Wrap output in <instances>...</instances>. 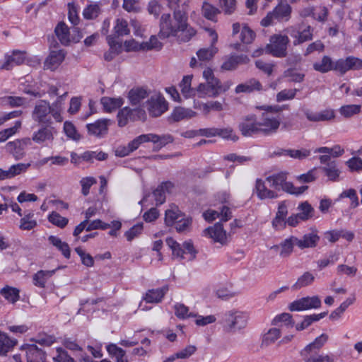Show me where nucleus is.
<instances>
[{"label":"nucleus","mask_w":362,"mask_h":362,"mask_svg":"<svg viewBox=\"0 0 362 362\" xmlns=\"http://www.w3.org/2000/svg\"><path fill=\"white\" fill-rule=\"evenodd\" d=\"M187 20V13L182 11L173 12V17L169 13L163 14L158 36L160 39L177 37L180 41H189L196 35V30L188 24Z\"/></svg>","instance_id":"obj_1"},{"label":"nucleus","mask_w":362,"mask_h":362,"mask_svg":"<svg viewBox=\"0 0 362 362\" xmlns=\"http://www.w3.org/2000/svg\"><path fill=\"white\" fill-rule=\"evenodd\" d=\"M257 108L265 110V112L262 115L261 120L259 121L260 134L268 136L276 133L281 122V117L278 113L283 110V107L278 105H266L257 107Z\"/></svg>","instance_id":"obj_2"},{"label":"nucleus","mask_w":362,"mask_h":362,"mask_svg":"<svg viewBox=\"0 0 362 362\" xmlns=\"http://www.w3.org/2000/svg\"><path fill=\"white\" fill-rule=\"evenodd\" d=\"M287 173L281 172L268 176L266 180L269 186L276 190H283L287 193L294 195H300L304 193L308 188L307 185L296 187L292 182H287Z\"/></svg>","instance_id":"obj_3"},{"label":"nucleus","mask_w":362,"mask_h":362,"mask_svg":"<svg viewBox=\"0 0 362 362\" xmlns=\"http://www.w3.org/2000/svg\"><path fill=\"white\" fill-rule=\"evenodd\" d=\"M289 42V38L286 35H273L270 37L269 43L267 45L265 51L275 57H285L287 55Z\"/></svg>","instance_id":"obj_4"},{"label":"nucleus","mask_w":362,"mask_h":362,"mask_svg":"<svg viewBox=\"0 0 362 362\" xmlns=\"http://www.w3.org/2000/svg\"><path fill=\"white\" fill-rule=\"evenodd\" d=\"M223 321L225 327L228 331L240 329L246 326L247 315L240 311L232 310L225 314Z\"/></svg>","instance_id":"obj_5"},{"label":"nucleus","mask_w":362,"mask_h":362,"mask_svg":"<svg viewBox=\"0 0 362 362\" xmlns=\"http://www.w3.org/2000/svg\"><path fill=\"white\" fill-rule=\"evenodd\" d=\"M33 119L40 124H51L52 110L46 100H40L35 106L32 113Z\"/></svg>","instance_id":"obj_6"},{"label":"nucleus","mask_w":362,"mask_h":362,"mask_svg":"<svg viewBox=\"0 0 362 362\" xmlns=\"http://www.w3.org/2000/svg\"><path fill=\"white\" fill-rule=\"evenodd\" d=\"M146 107L151 117H158L168 110V103L160 93H156L146 101Z\"/></svg>","instance_id":"obj_7"},{"label":"nucleus","mask_w":362,"mask_h":362,"mask_svg":"<svg viewBox=\"0 0 362 362\" xmlns=\"http://www.w3.org/2000/svg\"><path fill=\"white\" fill-rule=\"evenodd\" d=\"M239 130L244 136H252L260 134L259 122L255 115L245 117L238 125Z\"/></svg>","instance_id":"obj_8"},{"label":"nucleus","mask_w":362,"mask_h":362,"mask_svg":"<svg viewBox=\"0 0 362 362\" xmlns=\"http://www.w3.org/2000/svg\"><path fill=\"white\" fill-rule=\"evenodd\" d=\"M321 300L317 296L304 297L295 300L289 305L291 311H301L312 308H318L321 306Z\"/></svg>","instance_id":"obj_9"},{"label":"nucleus","mask_w":362,"mask_h":362,"mask_svg":"<svg viewBox=\"0 0 362 362\" xmlns=\"http://www.w3.org/2000/svg\"><path fill=\"white\" fill-rule=\"evenodd\" d=\"M207 31L211 37V46L208 48L200 49L197 52L199 60L202 62L211 60L218 52V48L215 47V44L218 40L217 33L215 32V30L211 29H208Z\"/></svg>","instance_id":"obj_10"},{"label":"nucleus","mask_w":362,"mask_h":362,"mask_svg":"<svg viewBox=\"0 0 362 362\" xmlns=\"http://www.w3.org/2000/svg\"><path fill=\"white\" fill-rule=\"evenodd\" d=\"M56 130L50 124H46L35 132L32 136V141L37 144L50 143L54 140Z\"/></svg>","instance_id":"obj_11"},{"label":"nucleus","mask_w":362,"mask_h":362,"mask_svg":"<svg viewBox=\"0 0 362 362\" xmlns=\"http://www.w3.org/2000/svg\"><path fill=\"white\" fill-rule=\"evenodd\" d=\"M66 56L63 49H55L50 51L49 55L44 62V69L54 71L62 63Z\"/></svg>","instance_id":"obj_12"},{"label":"nucleus","mask_w":362,"mask_h":362,"mask_svg":"<svg viewBox=\"0 0 362 362\" xmlns=\"http://www.w3.org/2000/svg\"><path fill=\"white\" fill-rule=\"evenodd\" d=\"M21 350L25 351L27 362L45 361V353L35 344H25L22 346Z\"/></svg>","instance_id":"obj_13"},{"label":"nucleus","mask_w":362,"mask_h":362,"mask_svg":"<svg viewBox=\"0 0 362 362\" xmlns=\"http://www.w3.org/2000/svg\"><path fill=\"white\" fill-rule=\"evenodd\" d=\"M26 57V52L20 50H13L11 55L5 56V62L0 66L1 69L9 70L14 65L23 64Z\"/></svg>","instance_id":"obj_14"},{"label":"nucleus","mask_w":362,"mask_h":362,"mask_svg":"<svg viewBox=\"0 0 362 362\" xmlns=\"http://www.w3.org/2000/svg\"><path fill=\"white\" fill-rule=\"evenodd\" d=\"M250 62V59L247 55H230L226 57L223 62L221 68L226 71H232L237 69L240 64H247Z\"/></svg>","instance_id":"obj_15"},{"label":"nucleus","mask_w":362,"mask_h":362,"mask_svg":"<svg viewBox=\"0 0 362 362\" xmlns=\"http://www.w3.org/2000/svg\"><path fill=\"white\" fill-rule=\"evenodd\" d=\"M304 113L309 121L314 122L330 121L335 117L334 111L332 109H326L320 112L306 110Z\"/></svg>","instance_id":"obj_16"},{"label":"nucleus","mask_w":362,"mask_h":362,"mask_svg":"<svg viewBox=\"0 0 362 362\" xmlns=\"http://www.w3.org/2000/svg\"><path fill=\"white\" fill-rule=\"evenodd\" d=\"M110 120L108 119H98L94 123L87 124V129L90 134L101 137L107 134Z\"/></svg>","instance_id":"obj_17"},{"label":"nucleus","mask_w":362,"mask_h":362,"mask_svg":"<svg viewBox=\"0 0 362 362\" xmlns=\"http://www.w3.org/2000/svg\"><path fill=\"white\" fill-rule=\"evenodd\" d=\"M328 339L329 337L327 334H322L302 350L301 355L308 356V355L316 353L326 344Z\"/></svg>","instance_id":"obj_18"},{"label":"nucleus","mask_w":362,"mask_h":362,"mask_svg":"<svg viewBox=\"0 0 362 362\" xmlns=\"http://www.w3.org/2000/svg\"><path fill=\"white\" fill-rule=\"evenodd\" d=\"M320 237L317 235V233L313 231L305 234L300 239L296 238V245L301 250L305 248H313L317 246Z\"/></svg>","instance_id":"obj_19"},{"label":"nucleus","mask_w":362,"mask_h":362,"mask_svg":"<svg viewBox=\"0 0 362 362\" xmlns=\"http://www.w3.org/2000/svg\"><path fill=\"white\" fill-rule=\"evenodd\" d=\"M205 233L214 240V241L223 245L226 243V233L223 229V225L220 223H216L213 227H209L205 230Z\"/></svg>","instance_id":"obj_20"},{"label":"nucleus","mask_w":362,"mask_h":362,"mask_svg":"<svg viewBox=\"0 0 362 362\" xmlns=\"http://www.w3.org/2000/svg\"><path fill=\"white\" fill-rule=\"evenodd\" d=\"M220 81L216 78H214L206 81V84L201 83L198 86V90L215 97L220 94Z\"/></svg>","instance_id":"obj_21"},{"label":"nucleus","mask_w":362,"mask_h":362,"mask_svg":"<svg viewBox=\"0 0 362 362\" xmlns=\"http://www.w3.org/2000/svg\"><path fill=\"white\" fill-rule=\"evenodd\" d=\"M173 187V184L170 182H165L158 186L153 192L157 205H160L165 202V194L170 192Z\"/></svg>","instance_id":"obj_22"},{"label":"nucleus","mask_w":362,"mask_h":362,"mask_svg":"<svg viewBox=\"0 0 362 362\" xmlns=\"http://www.w3.org/2000/svg\"><path fill=\"white\" fill-rule=\"evenodd\" d=\"M262 89L261 83L255 78H251L243 83L238 85L235 88L237 94L241 93H250L255 90H260Z\"/></svg>","instance_id":"obj_23"},{"label":"nucleus","mask_w":362,"mask_h":362,"mask_svg":"<svg viewBox=\"0 0 362 362\" xmlns=\"http://www.w3.org/2000/svg\"><path fill=\"white\" fill-rule=\"evenodd\" d=\"M255 189L257 195L260 199H276L278 197L277 193L268 189L265 186L264 182L260 179L257 180Z\"/></svg>","instance_id":"obj_24"},{"label":"nucleus","mask_w":362,"mask_h":362,"mask_svg":"<svg viewBox=\"0 0 362 362\" xmlns=\"http://www.w3.org/2000/svg\"><path fill=\"white\" fill-rule=\"evenodd\" d=\"M149 95L148 91L144 88H134L129 90L128 98L132 105H139Z\"/></svg>","instance_id":"obj_25"},{"label":"nucleus","mask_w":362,"mask_h":362,"mask_svg":"<svg viewBox=\"0 0 362 362\" xmlns=\"http://www.w3.org/2000/svg\"><path fill=\"white\" fill-rule=\"evenodd\" d=\"M168 291V286H165L160 288L149 290L145 296V300L150 303H158L160 302L165 294Z\"/></svg>","instance_id":"obj_26"},{"label":"nucleus","mask_w":362,"mask_h":362,"mask_svg":"<svg viewBox=\"0 0 362 362\" xmlns=\"http://www.w3.org/2000/svg\"><path fill=\"white\" fill-rule=\"evenodd\" d=\"M124 103L122 98L103 97L101 98V104L106 112H110L120 107Z\"/></svg>","instance_id":"obj_27"},{"label":"nucleus","mask_w":362,"mask_h":362,"mask_svg":"<svg viewBox=\"0 0 362 362\" xmlns=\"http://www.w3.org/2000/svg\"><path fill=\"white\" fill-rule=\"evenodd\" d=\"M197 115V113L190 110L182 107H175L171 114V119L174 122H179L185 119H189Z\"/></svg>","instance_id":"obj_28"},{"label":"nucleus","mask_w":362,"mask_h":362,"mask_svg":"<svg viewBox=\"0 0 362 362\" xmlns=\"http://www.w3.org/2000/svg\"><path fill=\"white\" fill-rule=\"evenodd\" d=\"M192 80V76L187 75L183 77L179 84L181 93L185 98H191L195 95V90L191 87Z\"/></svg>","instance_id":"obj_29"},{"label":"nucleus","mask_w":362,"mask_h":362,"mask_svg":"<svg viewBox=\"0 0 362 362\" xmlns=\"http://www.w3.org/2000/svg\"><path fill=\"white\" fill-rule=\"evenodd\" d=\"M48 240L53 246L57 247L62 252V254L65 258H70V248L69 245L66 242L62 241V240L59 238L54 235L49 236Z\"/></svg>","instance_id":"obj_30"},{"label":"nucleus","mask_w":362,"mask_h":362,"mask_svg":"<svg viewBox=\"0 0 362 362\" xmlns=\"http://www.w3.org/2000/svg\"><path fill=\"white\" fill-rule=\"evenodd\" d=\"M54 31L62 45H67L71 42L69 29L64 23H59L55 28Z\"/></svg>","instance_id":"obj_31"},{"label":"nucleus","mask_w":362,"mask_h":362,"mask_svg":"<svg viewBox=\"0 0 362 362\" xmlns=\"http://www.w3.org/2000/svg\"><path fill=\"white\" fill-rule=\"evenodd\" d=\"M16 343V340L10 339L6 334L0 331V356H6Z\"/></svg>","instance_id":"obj_32"},{"label":"nucleus","mask_w":362,"mask_h":362,"mask_svg":"<svg viewBox=\"0 0 362 362\" xmlns=\"http://www.w3.org/2000/svg\"><path fill=\"white\" fill-rule=\"evenodd\" d=\"M297 209L299 211L298 217L301 218L302 221H308L314 216L315 210L307 201L300 203Z\"/></svg>","instance_id":"obj_33"},{"label":"nucleus","mask_w":362,"mask_h":362,"mask_svg":"<svg viewBox=\"0 0 362 362\" xmlns=\"http://www.w3.org/2000/svg\"><path fill=\"white\" fill-rule=\"evenodd\" d=\"M55 272V270H40L33 276V284L35 286L44 288L47 280L51 277Z\"/></svg>","instance_id":"obj_34"},{"label":"nucleus","mask_w":362,"mask_h":362,"mask_svg":"<svg viewBox=\"0 0 362 362\" xmlns=\"http://www.w3.org/2000/svg\"><path fill=\"white\" fill-rule=\"evenodd\" d=\"M296 237L291 236L285 239L280 243L281 250L279 255L281 257H288L293 252L294 245H296Z\"/></svg>","instance_id":"obj_35"},{"label":"nucleus","mask_w":362,"mask_h":362,"mask_svg":"<svg viewBox=\"0 0 362 362\" xmlns=\"http://www.w3.org/2000/svg\"><path fill=\"white\" fill-rule=\"evenodd\" d=\"M6 150L13 154L16 160L21 159L24 154V148L22 147V141L16 140L6 144Z\"/></svg>","instance_id":"obj_36"},{"label":"nucleus","mask_w":362,"mask_h":362,"mask_svg":"<svg viewBox=\"0 0 362 362\" xmlns=\"http://www.w3.org/2000/svg\"><path fill=\"white\" fill-rule=\"evenodd\" d=\"M334 62L328 56H324L319 62L313 64V69L320 73H327L331 70H334Z\"/></svg>","instance_id":"obj_37"},{"label":"nucleus","mask_w":362,"mask_h":362,"mask_svg":"<svg viewBox=\"0 0 362 362\" xmlns=\"http://www.w3.org/2000/svg\"><path fill=\"white\" fill-rule=\"evenodd\" d=\"M182 216V212L177 206L175 205L170 206V208L165 211V222L168 226L175 223Z\"/></svg>","instance_id":"obj_38"},{"label":"nucleus","mask_w":362,"mask_h":362,"mask_svg":"<svg viewBox=\"0 0 362 362\" xmlns=\"http://www.w3.org/2000/svg\"><path fill=\"white\" fill-rule=\"evenodd\" d=\"M34 218V214L29 212L25 214L20 220V229L23 230H30L37 226V221Z\"/></svg>","instance_id":"obj_39"},{"label":"nucleus","mask_w":362,"mask_h":362,"mask_svg":"<svg viewBox=\"0 0 362 362\" xmlns=\"http://www.w3.org/2000/svg\"><path fill=\"white\" fill-rule=\"evenodd\" d=\"M315 280V276L310 272H306L301 275L292 286L293 290H298L303 287L310 285Z\"/></svg>","instance_id":"obj_40"},{"label":"nucleus","mask_w":362,"mask_h":362,"mask_svg":"<svg viewBox=\"0 0 362 362\" xmlns=\"http://www.w3.org/2000/svg\"><path fill=\"white\" fill-rule=\"evenodd\" d=\"M275 18L278 20H288L291 13V7L288 4H281L274 9Z\"/></svg>","instance_id":"obj_41"},{"label":"nucleus","mask_w":362,"mask_h":362,"mask_svg":"<svg viewBox=\"0 0 362 362\" xmlns=\"http://www.w3.org/2000/svg\"><path fill=\"white\" fill-rule=\"evenodd\" d=\"M327 315L326 312L317 314V315H307L303 321L300 323L297 324L296 325V329L298 331H301L309 327L313 322L318 321L319 320L323 318Z\"/></svg>","instance_id":"obj_42"},{"label":"nucleus","mask_w":362,"mask_h":362,"mask_svg":"<svg viewBox=\"0 0 362 362\" xmlns=\"http://www.w3.org/2000/svg\"><path fill=\"white\" fill-rule=\"evenodd\" d=\"M203 16L211 21H216V16L220 13V11L209 3H204L202 8Z\"/></svg>","instance_id":"obj_43"},{"label":"nucleus","mask_w":362,"mask_h":362,"mask_svg":"<svg viewBox=\"0 0 362 362\" xmlns=\"http://www.w3.org/2000/svg\"><path fill=\"white\" fill-rule=\"evenodd\" d=\"M296 40L293 41L294 45L302 44L306 41L311 40L313 39V29L308 25L302 31L298 32L295 36Z\"/></svg>","instance_id":"obj_44"},{"label":"nucleus","mask_w":362,"mask_h":362,"mask_svg":"<svg viewBox=\"0 0 362 362\" xmlns=\"http://www.w3.org/2000/svg\"><path fill=\"white\" fill-rule=\"evenodd\" d=\"M323 171L327 177L332 181H336L340 174V171L337 168L336 161L328 163V165L322 168Z\"/></svg>","instance_id":"obj_45"},{"label":"nucleus","mask_w":362,"mask_h":362,"mask_svg":"<svg viewBox=\"0 0 362 362\" xmlns=\"http://www.w3.org/2000/svg\"><path fill=\"white\" fill-rule=\"evenodd\" d=\"M66 95V93L60 95L57 100L50 105V107L52 110V117L57 122H62L63 120V117L61 115L62 108V100L63 97Z\"/></svg>","instance_id":"obj_46"},{"label":"nucleus","mask_w":362,"mask_h":362,"mask_svg":"<svg viewBox=\"0 0 362 362\" xmlns=\"http://www.w3.org/2000/svg\"><path fill=\"white\" fill-rule=\"evenodd\" d=\"M361 106L360 105H343L339 110V113L346 118H349L361 112Z\"/></svg>","instance_id":"obj_47"},{"label":"nucleus","mask_w":362,"mask_h":362,"mask_svg":"<svg viewBox=\"0 0 362 362\" xmlns=\"http://www.w3.org/2000/svg\"><path fill=\"white\" fill-rule=\"evenodd\" d=\"M131 108L125 107L121 109L117 113L118 125L121 127L126 126L129 121H132Z\"/></svg>","instance_id":"obj_48"},{"label":"nucleus","mask_w":362,"mask_h":362,"mask_svg":"<svg viewBox=\"0 0 362 362\" xmlns=\"http://www.w3.org/2000/svg\"><path fill=\"white\" fill-rule=\"evenodd\" d=\"M175 314L180 319L197 317V314L189 312V308L182 303H177L174 306Z\"/></svg>","instance_id":"obj_49"},{"label":"nucleus","mask_w":362,"mask_h":362,"mask_svg":"<svg viewBox=\"0 0 362 362\" xmlns=\"http://www.w3.org/2000/svg\"><path fill=\"white\" fill-rule=\"evenodd\" d=\"M114 33L115 34V36L119 37L128 35L129 33V29L128 28V23L127 21L117 18L114 27Z\"/></svg>","instance_id":"obj_50"},{"label":"nucleus","mask_w":362,"mask_h":362,"mask_svg":"<svg viewBox=\"0 0 362 362\" xmlns=\"http://www.w3.org/2000/svg\"><path fill=\"white\" fill-rule=\"evenodd\" d=\"M1 293L11 303L16 302L19 298V291L13 287H4L1 289Z\"/></svg>","instance_id":"obj_51"},{"label":"nucleus","mask_w":362,"mask_h":362,"mask_svg":"<svg viewBox=\"0 0 362 362\" xmlns=\"http://www.w3.org/2000/svg\"><path fill=\"white\" fill-rule=\"evenodd\" d=\"M48 220L52 224L62 228H64L69 222L68 218L62 216L59 213L55 211L52 212L49 215Z\"/></svg>","instance_id":"obj_52"},{"label":"nucleus","mask_w":362,"mask_h":362,"mask_svg":"<svg viewBox=\"0 0 362 362\" xmlns=\"http://www.w3.org/2000/svg\"><path fill=\"white\" fill-rule=\"evenodd\" d=\"M30 166V163H23L11 165L8 170H7L9 178L11 179L16 175H20L22 173L25 172Z\"/></svg>","instance_id":"obj_53"},{"label":"nucleus","mask_w":362,"mask_h":362,"mask_svg":"<svg viewBox=\"0 0 362 362\" xmlns=\"http://www.w3.org/2000/svg\"><path fill=\"white\" fill-rule=\"evenodd\" d=\"M217 133L216 136L224 139L232 141H236L238 140V136L234 133L233 129L231 127H226L223 129L217 128Z\"/></svg>","instance_id":"obj_54"},{"label":"nucleus","mask_w":362,"mask_h":362,"mask_svg":"<svg viewBox=\"0 0 362 362\" xmlns=\"http://www.w3.org/2000/svg\"><path fill=\"white\" fill-rule=\"evenodd\" d=\"M21 126V122L17 121L15 123V125L12 127L4 129L0 132V142H4L6 141L8 138L12 136L13 134L16 133L18 129Z\"/></svg>","instance_id":"obj_55"},{"label":"nucleus","mask_w":362,"mask_h":362,"mask_svg":"<svg viewBox=\"0 0 362 362\" xmlns=\"http://www.w3.org/2000/svg\"><path fill=\"white\" fill-rule=\"evenodd\" d=\"M203 113L208 115L211 110L214 111H221L223 110V105L218 101H210L206 103H204L201 106Z\"/></svg>","instance_id":"obj_56"},{"label":"nucleus","mask_w":362,"mask_h":362,"mask_svg":"<svg viewBox=\"0 0 362 362\" xmlns=\"http://www.w3.org/2000/svg\"><path fill=\"white\" fill-rule=\"evenodd\" d=\"M100 13V8L98 4H90L83 10V15L86 19H94Z\"/></svg>","instance_id":"obj_57"},{"label":"nucleus","mask_w":362,"mask_h":362,"mask_svg":"<svg viewBox=\"0 0 362 362\" xmlns=\"http://www.w3.org/2000/svg\"><path fill=\"white\" fill-rule=\"evenodd\" d=\"M284 153L286 156H288L293 158H298V159H303L310 155V150H308V149H300V150L287 149V150H284Z\"/></svg>","instance_id":"obj_58"},{"label":"nucleus","mask_w":362,"mask_h":362,"mask_svg":"<svg viewBox=\"0 0 362 362\" xmlns=\"http://www.w3.org/2000/svg\"><path fill=\"white\" fill-rule=\"evenodd\" d=\"M350 70L348 58L339 59L334 62V71L339 72L341 75H344Z\"/></svg>","instance_id":"obj_59"},{"label":"nucleus","mask_w":362,"mask_h":362,"mask_svg":"<svg viewBox=\"0 0 362 362\" xmlns=\"http://www.w3.org/2000/svg\"><path fill=\"white\" fill-rule=\"evenodd\" d=\"M303 357L305 362H334L333 358L327 354H310Z\"/></svg>","instance_id":"obj_60"},{"label":"nucleus","mask_w":362,"mask_h":362,"mask_svg":"<svg viewBox=\"0 0 362 362\" xmlns=\"http://www.w3.org/2000/svg\"><path fill=\"white\" fill-rule=\"evenodd\" d=\"M358 269L354 267H350L346 264H339L337 268V272L339 275L346 274L348 276H354L357 273Z\"/></svg>","instance_id":"obj_61"},{"label":"nucleus","mask_w":362,"mask_h":362,"mask_svg":"<svg viewBox=\"0 0 362 362\" xmlns=\"http://www.w3.org/2000/svg\"><path fill=\"white\" fill-rule=\"evenodd\" d=\"M143 230V224L137 223L133 226L129 230H127L124 235L128 241H132L133 239L140 235Z\"/></svg>","instance_id":"obj_62"},{"label":"nucleus","mask_w":362,"mask_h":362,"mask_svg":"<svg viewBox=\"0 0 362 362\" xmlns=\"http://www.w3.org/2000/svg\"><path fill=\"white\" fill-rule=\"evenodd\" d=\"M281 336V332L279 329L273 328L270 329L268 332L264 336L263 341L267 344L274 343Z\"/></svg>","instance_id":"obj_63"},{"label":"nucleus","mask_w":362,"mask_h":362,"mask_svg":"<svg viewBox=\"0 0 362 362\" xmlns=\"http://www.w3.org/2000/svg\"><path fill=\"white\" fill-rule=\"evenodd\" d=\"M351 171H362V159L359 157H353L346 162Z\"/></svg>","instance_id":"obj_64"}]
</instances>
